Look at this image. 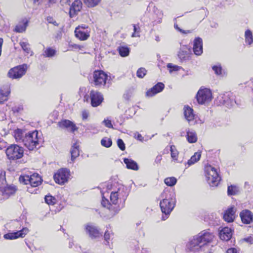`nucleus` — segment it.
<instances>
[{
  "label": "nucleus",
  "instance_id": "de8ad7c7",
  "mask_svg": "<svg viewBox=\"0 0 253 253\" xmlns=\"http://www.w3.org/2000/svg\"><path fill=\"white\" fill-rule=\"evenodd\" d=\"M167 67L169 69V72L171 73L172 71H178L181 67L175 65H173L171 63H169L167 65Z\"/></svg>",
  "mask_w": 253,
  "mask_h": 253
},
{
  "label": "nucleus",
  "instance_id": "423d86ee",
  "mask_svg": "<svg viewBox=\"0 0 253 253\" xmlns=\"http://www.w3.org/2000/svg\"><path fill=\"white\" fill-rule=\"evenodd\" d=\"M22 147L16 144H11L6 150V154L8 159L15 160L21 158L23 156Z\"/></svg>",
  "mask_w": 253,
  "mask_h": 253
},
{
  "label": "nucleus",
  "instance_id": "7ed1b4c3",
  "mask_svg": "<svg viewBox=\"0 0 253 253\" xmlns=\"http://www.w3.org/2000/svg\"><path fill=\"white\" fill-rule=\"evenodd\" d=\"M161 198L162 200L160 203V206L162 212L165 214V216H162V219L165 220L173 209L176 200L174 194L168 191H164L161 195Z\"/></svg>",
  "mask_w": 253,
  "mask_h": 253
},
{
  "label": "nucleus",
  "instance_id": "864d4df0",
  "mask_svg": "<svg viewBox=\"0 0 253 253\" xmlns=\"http://www.w3.org/2000/svg\"><path fill=\"white\" fill-rule=\"evenodd\" d=\"M89 116V112L88 111L84 110L82 112V117L83 120H86Z\"/></svg>",
  "mask_w": 253,
  "mask_h": 253
},
{
  "label": "nucleus",
  "instance_id": "72a5a7b5",
  "mask_svg": "<svg viewBox=\"0 0 253 253\" xmlns=\"http://www.w3.org/2000/svg\"><path fill=\"white\" fill-rule=\"evenodd\" d=\"M56 53V50L52 47H47L45 49L43 52V56L45 57H52Z\"/></svg>",
  "mask_w": 253,
  "mask_h": 253
},
{
  "label": "nucleus",
  "instance_id": "39448f33",
  "mask_svg": "<svg viewBox=\"0 0 253 253\" xmlns=\"http://www.w3.org/2000/svg\"><path fill=\"white\" fill-rule=\"evenodd\" d=\"M205 173L209 184L211 186H217L220 180V177L217 169L211 165L207 166L205 168Z\"/></svg>",
  "mask_w": 253,
  "mask_h": 253
},
{
  "label": "nucleus",
  "instance_id": "58836bf2",
  "mask_svg": "<svg viewBox=\"0 0 253 253\" xmlns=\"http://www.w3.org/2000/svg\"><path fill=\"white\" fill-rule=\"evenodd\" d=\"M101 144L106 148H109L111 146L112 144V140L108 137H104L101 140Z\"/></svg>",
  "mask_w": 253,
  "mask_h": 253
},
{
  "label": "nucleus",
  "instance_id": "7c9ffc66",
  "mask_svg": "<svg viewBox=\"0 0 253 253\" xmlns=\"http://www.w3.org/2000/svg\"><path fill=\"white\" fill-rule=\"evenodd\" d=\"M27 133L25 131H23L21 129H17L14 132V136L17 142H22L24 137V134Z\"/></svg>",
  "mask_w": 253,
  "mask_h": 253
},
{
  "label": "nucleus",
  "instance_id": "e2e57ef3",
  "mask_svg": "<svg viewBox=\"0 0 253 253\" xmlns=\"http://www.w3.org/2000/svg\"><path fill=\"white\" fill-rule=\"evenodd\" d=\"M162 159V156L161 155H158L156 157V158L155 159V162L157 164H159L161 162Z\"/></svg>",
  "mask_w": 253,
  "mask_h": 253
},
{
  "label": "nucleus",
  "instance_id": "09e8293b",
  "mask_svg": "<svg viewBox=\"0 0 253 253\" xmlns=\"http://www.w3.org/2000/svg\"><path fill=\"white\" fill-rule=\"evenodd\" d=\"M187 55V51H184L183 49H181L178 54V56L180 58L181 61H184L186 60Z\"/></svg>",
  "mask_w": 253,
  "mask_h": 253
},
{
  "label": "nucleus",
  "instance_id": "20e7f679",
  "mask_svg": "<svg viewBox=\"0 0 253 253\" xmlns=\"http://www.w3.org/2000/svg\"><path fill=\"white\" fill-rule=\"evenodd\" d=\"M39 139L38 131L34 130L24 134L23 143L29 150H33L39 145Z\"/></svg>",
  "mask_w": 253,
  "mask_h": 253
},
{
  "label": "nucleus",
  "instance_id": "c9c22d12",
  "mask_svg": "<svg viewBox=\"0 0 253 253\" xmlns=\"http://www.w3.org/2000/svg\"><path fill=\"white\" fill-rule=\"evenodd\" d=\"M120 55L122 57H126L129 55V48L126 46H120L118 47Z\"/></svg>",
  "mask_w": 253,
  "mask_h": 253
},
{
  "label": "nucleus",
  "instance_id": "13d9d810",
  "mask_svg": "<svg viewBox=\"0 0 253 253\" xmlns=\"http://www.w3.org/2000/svg\"><path fill=\"white\" fill-rule=\"evenodd\" d=\"M10 128L8 126L6 127H3L2 128L3 132H0V135L3 136L6 135L10 130Z\"/></svg>",
  "mask_w": 253,
  "mask_h": 253
},
{
  "label": "nucleus",
  "instance_id": "9d476101",
  "mask_svg": "<svg viewBox=\"0 0 253 253\" xmlns=\"http://www.w3.org/2000/svg\"><path fill=\"white\" fill-rule=\"evenodd\" d=\"M27 69L26 64H23L11 68L8 73V77L12 79L21 78L25 74Z\"/></svg>",
  "mask_w": 253,
  "mask_h": 253
},
{
  "label": "nucleus",
  "instance_id": "f257e3e1",
  "mask_svg": "<svg viewBox=\"0 0 253 253\" xmlns=\"http://www.w3.org/2000/svg\"><path fill=\"white\" fill-rule=\"evenodd\" d=\"M106 188L103 187L101 191L102 200L101 204L104 207L112 210L111 203L115 205L118 203L119 199L125 196L124 187L122 185H105Z\"/></svg>",
  "mask_w": 253,
  "mask_h": 253
},
{
  "label": "nucleus",
  "instance_id": "a19ab883",
  "mask_svg": "<svg viewBox=\"0 0 253 253\" xmlns=\"http://www.w3.org/2000/svg\"><path fill=\"white\" fill-rule=\"evenodd\" d=\"M155 14L157 17V19H156V21L157 23H160L162 22V18L163 17V12L162 10L160 9H154V10Z\"/></svg>",
  "mask_w": 253,
  "mask_h": 253
},
{
  "label": "nucleus",
  "instance_id": "aec40b11",
  "mask_svg": "<svg viewBox=\"0 0 253 253\" xmlns=\"http://www.w3.org/2000/svg\"><path fill=\"white\" fill-rule=\"evenodd\" d=\"M240 216L244 224H250L253 221V214L248 210H243L241 212Z\"/></svg>",
  "mask_w": 253,
  "mask_h": 253
},
{
  "label": "nucleus",
  "instance_id": "5fc2aeb1",
  "mask_svg": "<svg viewBox=\"0 0 253 253\" xmlns=\"http://www.w3.org/2000/svg\"><path fill=\"white\" fill-rule=\"evenodd\" d=\"M174 27L175 29H176L177 30H178V31H179L180 33H181L182 34H187V33H191L190 31L188 30V31H185L184 30H182L179 27H178V25L176 24H174Z\"/></svg>",
  "mask_w": 253,
  "mask_h": 253
},
{
  "label": "nucleus",
  "instance_id": "69168bd1",
  "mask_svg": "<svg viewBox=\"0 0 253 253\" xmlns=\"http://www.w3.org/2000/svg\"><path fill=\"white\" fill-rule=\"evenodd\" d=\"M135 138L140 141H142V140H143V137L142 136V135L140 134H139V133H138L137 134Z\"/></svg>",
  "mask_w": 253,
  "mask_h": 253
},
{
  "label": "nucleus",
  "instance_id": "393cba45",
  "mask_svg": "<svg viewBox=\"0 0 253 253\" xmlns=\"http://www.w3.org/2000/svg\"><path fill=\"white\" fill-rule=\"evenodd\" d=\"M235 211L233 208H230L225 211L223 218L227 222H232L235 218Z\"/></svg>",
  "mask_w": 253,
  "mask_h": 253
},
{
  "label": "nucleus",
  "instance_id": "9b49d317",
  "mask_svg": "<svg viewBox=\"0 0 253 253\" xmlns=\"http://www.w3.org/2000/svg\"><path fill=\"white\" fill-rule=\"evenodd\" d=\"M90 29L85 25H80L75 30V36L81 41H85L90 36Z\"/></svg>",
  "mask_w": 253,
  "mask_h": 253
},
{
  "label": "nucleus",
  "instance_id": "f704fd0d",
  "mask_svg": "<svg viewBox=\"0 0 253 253\" xmlns=\"http://www.w3.org/2000/svg\"><path fill=\"white\" fill-rule=\"evenodd\" d=\"M245 42L249 45L253 43V35L250 30H247L245 32Z\"/></svg>",
  "mask_w": 253,
  "mask_h": 253
},
{
  "label": "nucleus",
  "instance_id": "6e6552de",
  "mask_svg": "<svg viewBox=\"0 0 253 253\" xmlns=\"http://www.w3.org/2000/svg\"><path fill=\"white\" fill-rule=\"evenodd\" d=\"M220 105H225L227 107L232 106L235 103V98L230 92H226L219 94L216 99Z\"/></svg>",
  "mask_w": 253,
  "mask_h": 253
},
{
  "label": "nucleus",
  "instance_id": "c03bdc74",
  "mask_svg": "<svg viewBox=\"0 0 253 253\" xmlns=\"http://www.w3.org/2000/svg\"><path fill=\"white\" fill-rule=\"evenodd\" d=\"M19 181L21 183H23L24 184H30V175H24L22 176H20L19 177Z\"/></svg>",
  "mask_w": 253,
  "mask_h": 253
},
{
  "label": "nucleus",
  "instance_id": "a211bd4d",
  "mask_svg": "<svg viewBox=\"0 0 253 253\" xmlns=\"http://www.w3.org/2000/svg\"><path fill=\"white\" fill-rule=\"evenodd\" d=\"M193 51L197 56L201 55L203 53V41L201 38L198 37L195 39L193 43Z\"/></svg>",
  "mask_w": 253,
  "mask_h": 253
},
{
  "label": "nucleus",
  "instance_id": "e433bc0d",
  "mask_svg": "<svg viewBox=\"0 0 253 253\" xmlns=\"http://www.w3.org/2000/svg\"><path fill=\"white\" fill-rule=\"evenodd\" d=\"M101 0H83L84 4L88 7H94L100 2Z\"/></svg>",
  "mask_w": 253,
  "mask_h": 253
},
{
  "label": "nucleus",
  "instance_id": "6e6d98bb",
  "mask_svg": "<svg viewBox=\"0 0 253 253\" xmlns=\"http://www.w3.org/2000/svg\"><path fill=\"white\" fill-rule=\"evenodd\" d=\"M46 20L49 23H51L55 26L58 25L56 21L52 17H47Z\"/></svg>",
  "mask_w": 253,
  "mask_h": 253
},
{
  "label": "nucleus",
  "instance_id": "c85d7f7f",
  "mask_svg": "<svg viewBox=\"0 0 253 253\" xmlns=\"http://www.w3.org/2000/svg\"><path fill=\"white\" fill-rule=\"evenodd\" d=\"M71 159L70 163H73L75 159L79 156V146L76 144L72 147L70 151Z\"/></svg>",
  "mask_w": 253,
  "mask_h": 253
},
{
  "label": "nucleus",
  "instance_id": "5701e85b",
  "mask_svg": "<svg viewBox=\"0 0 253 253\" xmlns=\"http://www.w3.org/2000/svg\"><path fill=\"white\" fill-rule=\"evenodd\" d=\"M5 184H3L0 187L2 195L6 198H8L10 196L13 195L15 191L16 188L14 186H5Z\"/></svg>",
  "mask_w": 253,
  "mask_h": 253
},
{
  "label": "nucleus",
  "instance_id": "cd10ccee",
  "mask_svg": "<svg viewBox=\"0 0 253 253\" xmlns=\"http://www.w3.org/2000/svg\"><path fill=\"white\" fill-rule=\"evenodd\" d=\"M201 157V152H197L194 153V154L191 157L190 159H189L187 163L185 164V166L187 165V167L191 166V165L194 164L196 162H197L200 159Z\"/></svg>",
  "mask_w": 253,
  "mask_h": 253
},
{
  "label": "nucleus",
  "instance_id": "f03ea898",
  "mask_svg": "<svg viewBox=\"0 0 253 253\" xmlns=\"http://www.w3.org/2000/svg\"><path fill=\"white\" fill-rule=\"evenodd\" d=\"M214 238V235L207 231L204 230L199 234L194 236L189 241L187 248L190 252L194 253L211 250L213 246L210 245Z\"/></svg>",
  "mask_w": 253,
  "mask_h": 253
},
{
  "label": "nucleus",
  "instance_id": "8fccbe9b",
  "mask_svg": "<svg viewBox=\"0 0 253 253\" xmlns=\"http://www.w3.org/2000/svg\"><path fill=\"white\" fill-rule=\"evenodd\" d=\"M146 72L145 68H140L137 71V76L139 78H142L145 76Z\"/></svg>",
  "mask_w": 253,
  "mask_h": 253
},
{
  "label": "nucleus",
  "instance_id": "f3484780",
  "mask_svg": "<svg viewBox=\"0 0 253 253\" xmlns=\"http://www.w3.org/2000/svg\"><path fill=\"white\" fill-rule=\"evenodd\" d=\"M58 126L61 128H66L68 130L74 132L75 131L78 130V128L76 126V125L72 122L68 120H63L59 122Z\"/></svg>",
  "mask_w": 253,
  "mask_h": 253
},
{
  "label": "nucleus",
  "instance_id": "052dcab7",
  "mask_svg": "<svg viewBox=\"0 0 253 253\" xmlns=\"http://www.w3.org/2000/svg\"><path fill=\"white\" fill-rule=\"evenodd\" d=\"M111 236V234L110 232L108 231L105 232L104 234V239L107 242L109 243V240H110Z\"/></svg>",
  "mask_w": 253,
  "mask_h": 253
},
{
  "label": "nucleus",
  "instance_id": "b1692460",
  "mask_svg": "<svg viewBox=\"0 0 253 253\" xmlns=\"http://www.w3.org/2000/svg\"><path fill=\"white\" fill-rule=\"evenodd\" d=\"M29 20L27 18L22 19L15 26L14 31L17 33H23L25 32L28 25Z\"/></svg>",
  "mask_w": 253,
  "mask_h": 253
},
{
  "label": "nucleus",
  "instance_id": "603ef678",
  "mask_svg": "<svg viewBox=\"0 0 253 253\" xmlns=\"http://www.w3.org/2000/svg\"><path fill=\"white\" fill-rule=\"evenodd\" d=\"M117 145H118V147H119V148L122 151H124L125 150V149H126L125 144L122 139H119L118 140Z\"/></svg>",
  "mask_w": 253,
  "mask_h": 253
},
{
  "label": "nucleus",
  "instance_id": "1a4fd4ad",
  "mask_svg": "<svg viewBox=\"0 0 253 253\" xmlns=\"http://www.w3.org/2000/svg\"><path fill=\"white\" fill-rule=\"evenodd\" d=\"M108 75L103 71H95L93 74V83L95 85H104L108 80Z\"/></svg>",
  "mask_w": 253,
  "mask_h": 253
},
{
  "label": "nucleus",
  "instance_id": "ddd939ff",
  "mask_svg": "<svg viewBox=\"0 0 253 253\" xmlns=\"http://www.w3.org/2000/svg\"><path fill=\"white\" fill-rule=\"evenodd\" d=\"M29 231V230L27 228L24 227L16 232L7 233L4 235L3 237L7 240H13L19 237L23 238L28 234Z\"/></svg>",
  "mask_w": 253,
  "mask_h": 253
},
{
  "label": "nucleus",
  "instance_id": "2f4dec72",
  "mask_svg": "<svg viewBox=\"0 0 253 253\" xmlns=\"http://www.w3.org/2000/svg\"><path fill=\"white\" fill-rule=\"evenodd\" d=\"M170 150L171 157L172 160L177 163H180L181 162L178 160L179 152L176 149V147L174 145H171Z\"/></svg>",
  "mask_w": 253,
  "mask_h": 253
},
{
  "label": "nucleus",
  "instance_id": "dca6fc26",
  "mask_svg": "<svg viewBox=\"0 0 253 253\" xmlns=\"http://www.w3.org/2000/svg\"><path fill=\"white\" fill-rule=\"evenodd\" d=\"M85 232L92 239L97 238L100 236L98 229L93 225L88 223L84 226Z\"/></svg>",
  "mask_w": 253,
  "mask_h": 253
},
{
  "label": "nucleus",
  "instance_id": "680f3d73",
  "mask_svg": "<svg viewBox=\"0 0 253 253\" xmlns=\"http://www.w3.org/2000/svg\"><path fill=\"white\" fill-rule=\"evenodd\" d=\"M227 253H238L237 251L235 248H230L227 251Z\"/></svg>",
  "mask_w": 253,
  "mask_h": 253
},
{
  "label": "nucleus",
  "instance_id": "4c0bfd02",
  "mask_svg": "<svg viewBox=\"0 0 253 253\" xmlns=\"http://www.w3.org/2000/svg\"><path fill=\"white\" fill-rule=\"evenodd\" d=\"M10 91L7 90L5 92L3 90H0V104L3 103L8 99V96Z\"/></svg>",
  "mask_w": 253,
  "mask_h": 253
},
{
  "label": "nucleus",
  "instance_id": "bf43d9fd",
  "mask_svg": "<svg viewBox=\"0 0 253 253\" xmlns=\"http://www.w3.org/2000/svg\"><path fill=\"white\" fill-rule=\"evenodd\" d=\"M103 123H104L105 126L107 127L111 128L113 126L111 124V122L110 120H104L103 122Z\"/></svg>",
  "mask_w": 253,
  "mask_h": 253
},
{
  "label": "nucleus",
  "instance_id": "3c124183",
  "mask_svg": "<svg viewBox=\"0 0 253 253\" xmlns=\"http://www.w3.org/2000/svg\"><path fill=\"white\" fill-rule=\"evenodd\" d=\"M133 31L134 32L132 34V37H139L140 36V28L138 25H133Z\"/></svg>",
  "mask_w": 253,
  "mask_h": 253
},
{
  "label": "nucleus",
  "instance_id": "a878e982",
  "mask_svg": "<svg viewBox=\"0 0 253 253\" xmlns=\"http://www.w3.org/2000/svg\"><path fill=\"white\" fill-rule=\"evenodd\" d=\"M42 178L38 173H33L30 175V184L32 187H37L41 184Z\"/></svg>",
  "mask_w": 253,
  "mask_h": 253
},
{
  "label": "nucleus",
  "instance_id": "a18cd8bd",
  "mask_svg": "<svg viewBox=\"0 0 253 253\" xmlns=\"http://www.w3.org/2000/svg\"><path fill=\"white\" fill-rule=\"evenodd\" d=\"M4 184H6L5 172L0 169V187Z\"/></svg>",
  "mask_w": 253,
  "mask_h": 253
},
{
  "label": "nucleus",
  "instance_id": "0eeeda50",
  "mask_svg": "<svg viewBox=\"0 0 253 253\" xmlns=\"http://www.w3.org/2000/svg\"><path fill=\"white\" fill-rule=\"evenodd\" d=\"M196 98L200 104H208L212 99L211 91L207 88H201L197 93Z\"/></svg>",
  "mask_w": 253,
  "mask_h": 253
},
{
  "label": "nucleus",
  "instance_id": "412c9836",
  "mask_svg": "<svg viewBox=\"0 0 253 253\" xmlns=\"http://www.w3.org/2000/svg\"><path fill=\"white\" fill-rule=\"evenodd\" d=\"M165 85L162 83H158L157 84L146 92V95L152 97L158 93L161 92L164 88Z\"/></svg>",
  "mask_w": 253,
  "mask_h": 253
},
{
  "label": "nucleus",
  "instance_id": "473e14b6",
  "mask_svg": "<svg viewBox=\"0 0 253 253\" xmlns=\"http://www.w3.org/2000/svg\"><path fill=\"white\" fill-rule=\"evenodd\" d=\"M187 139L189 143H195L197 141V137L195 131L188 130L187 131Z\"/></svg>",
  "mask_w": 253,
  "mask_h": 253
},
{
  "label": "nucleus",
  "instance_id": "ea45409f",
  "mask_svg": "<svg viewBox=\"0 0 253 253\" xmlns=\"http://www.w3.org/2000/svg\"><path fill=\"white\" fill-rule=\"evenodd\" d=\"M45 202L49 205H53L56 202V199L51 195H46L44 198Z\"/></svg>",
  "mask_w": 253,
  "mask_h": 253
},
{
  "label": "nucleus",
  "instance_id": "4be33fe9",
  "mask_svg": "<svg viewBox=\"0 0 253 253\" xmlns=\"http://www.w3.org/2000/svg\"><path fill=\"white\" fill-rule=\"evenodd\" d=\"M219 235L221 240L227 241L232 236V230L230 228L225 227L220 230Z\"/></svg>",
  "mask_w": 253,
  "mask_h": 253
},
{
  "label": "nucleus",
  "instance_id": "4468645a",
  "mask_svg": "<svg viewBox=\"0 0 253 253\" xmlns=\"http://www.w3.org/2000/svg\"><path fill=\"white\" fill-rule=\"evenodd\" d=\"M91 104L93 107H97L101 104L103 100V97L101 93L91 90L90 92Z\"/></svg>",
  "mask_w": 253,
  "mask_h": 253
},
{
  "label": "nucleus",
  "instance_id": "bb28decb",
  "mask_svg": "<svg viewBox=\"0 0 253 253\" xmlns=\"http://www.w3.org/2000/svg\"><path fill=\"white\" fill-rule=\"evenodd\" d=\"M124 162L128 169H131L134 170H137L139 168L138 165L133 160L130 159L125 158Z\"/></svg>",
  "mask_w": 253,
  "mask_h": 253
},
{
  "label": "nucleus",
  "instance_id": "774afa93",
  "mask_svg": "<svg viewBox=\"0 0 253 253\" xmlns=\"http://www.w3.org/2000/svg\"><path fill=\"white\" fill-rule=\"evenodd\" d=\"M155 40L157 41V42H159L160 41V38L159 37V36H155Z\"/></svg>",
  "mask_w": 253,
  "mask_h": 253
},
{
  "label": "nucleus",
  "instance_id": "338daca9",
  "mask_svg": "<svg viewBox=\"0 0 253 253\" xmlns=\"http://www.w3.org/2000/svg\"><path fill=\"white\" fill-rule=\"evenodd\" d=\"M48 1L49 3L54 4L57 1V0H48Z\"/></svg>",
  "mask_w": 253,
  "mask_h": 253
},
{
  "label": "nucleus",
  "instance_id": "79ce46f5",
  "mask_svg": "<svg viewBox=\"0 0 253 253\" xmlns=\"http://www.w3.org/2000/svg\"><path fill=\"white\" fill-rule=\"evenodd\" d=\"M177 180L174 177H168L165 179V184L169 186H172L176 183Z\"/></svg>",
  "mask_w": 253,
  "mask_h": 253
},
{
  "label": "nucleus",
  "instance_id": "4d7b16f0",
  "mask_svg": "<svg viewBox=\"0 0 253 253\" xmlns=\"http://www.w3.org/2000/svg\"><path fill=\"white\" fill-rule=\"evenodd\" d=\"M60 3L63 6H66L70 5V0H60Z\"/></svg>",
  "mask_w": 253,
  "mask_h": 253
},
{
  "label": "nucleus",
  "instance_id": "49530a36",
  "mask_svg": "<svg viewBox=\"0 0 253 253\" xmlns=\"http://www.w3.org/2000/svg\"><path fill=\"white\" fill-rule=\"evenodd\" d=\"M212 70L214 71L215 74L217 75H220L222 74V67L220 64H217L216 65L212 66Z\"/></svg>",
  "mask_w": 253,
  "mask_h": 253
},
{
  "label": "nucleus",
  "instance_id": "6ab92c4d",
  "mask_svg": "<svg viewBox=\"0 0 253 253\" xmlns=\"http://www.w3.org/2000/svg\"><path fill=\"white\" fill-rule=\"evenodd\" d=\"M183 110L184 116L186 120L189 122V124H195L194 119L195 118V115L193 113V109L189 106H184Z\"/></svg>",
  "mask_w": 253,
  "mask_h": 253
},
{
  "label": "nucleus",
  "instance_id": "f8f14e48",
  "mask_svg": "<svg viewBox=\"0 0 253 253\" xmlns=\"http://www.w3.org/2000/svg\"><path fill=\"white\" fill-rule=\"evenodd\" d=\"M69 176V171L66 169H59L58 172L54 175L55 181L62 184L66 182Z\"/></svg>",
  "mask_w": 253,
  "mask_h": 253
},
{
  "label": "nucleus",
  "instance_id": "0e129e2a",
  "mask_svg": "<svg viewBox=\"0 0 253 253\" xmlns=\"http://www.w3.org/2000/svg\"><path fill=\"white\" fill-rule=\"evenodd\" d=\"M245 240L246 242H249V243H250L251 244H252L253 243V239L251 237H248L247 238H245Z\"/></svg>",
  "mask_w": 253,
  "mask_h": 253
},
{
  "label": "nucleus",
  "instance_id": "c756f323",
  "mask_svg": "<svg viewBox=\"0 0 253 253\" xmlns=\"http://www.w3.org/2000/svg\"><path fill=\"white\" fill-rule=\"evenodd\" d=\"M20 45L22 49L27 55H29L30 56L33 55V52L30 47V44L28 42H20Z\"/></svg>",
  "mask_w": 253,
  "mask_h": 253
},
{
  "label": "nucleus",
  "instance_id": "2eb2a0df",
  "mask_svg": "<svg viewBox=\"0 0 253 253\" xmlns=\"http://www.w3.org/2000/svg\"><path fill=\"white\" fill-rule=\"evenodd\" d=\"M83 7L81 0H75L70 7L69 15L71 18L76 16L80 12Z\"/></svg>",
  "mask_w": 253,
  "mask_h": 253
},
{
  "label": "nucleus",
  "instance_id": "37998d69",
  "mask_svg": "<svg viewBox=\"0 0 253 253\" xmlns=\"http://www.w3.org/2000/svg\"><path fill=\"white\" fill-rule=\"evenodd\" d=\"M239 191L238 187L235 186H229L228 187V194L229 195H234L236 194Z\"/></svg>",
  "mask_w": 253,
  "mask_h": 253
}]
</instances>
